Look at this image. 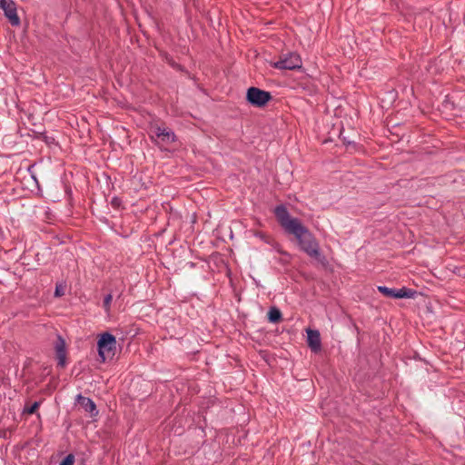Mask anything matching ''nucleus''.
I'll list each match as a JSON object with an SVG mask.
<instances>
[{"label":"nucleus","instance_id":"nucleus-1","mask_svg":"<svg viewBox=\"0 0 465 465\" xmlns=\"http://www.w3.org/2000/svg\"><path fill=\"white\" fill-rule=\"evenodd\" d=\"M274 213L282 228L295 236L300 248L310 257L318 259L321 255L319 244L309 230L297 218H292L282 205L276 207Z\"/></svg>","mask_w":465,"mask_h":465},{"label":"nucleus","instance_id":"nucleus-2","mask_svg":"<svg viewBox=\"0 0 465 465\" xmlns=\"http://www.w3.org/2000/svg\"><path fill=\"white\" fill-rule=\"evenodd\" d=\"M97 348L102 361L113 359L116 351L115 337L109 332L102 333L97 341Z\"/></svg>","mask_w":465,"mask_h":465},{"label":"nucleus","instance_id":"nucleus-3","mask_svg":"<svg viewBox=\"0 0 465 465\" xmlns=\"http://www.w3.org/2000/svg\"><path fill=\"white\" fill-rule=\"evenodd\" d=\"M302 64V58L296 53H289L282 55L279 61L272 63L274 68L281 70H294L301 68Z\"/></svg>","mask_w":465,"mask_h":465},{"label":"nucleus","instance_id":"nucleus-4","mask_svg":"<svg viewBox=\"0 0 465 465\" xmlns=\"http://www.w3.org/2000/svg\"><path fill=\"white\" fill-rule=\"evenodd\" d=\"M247 101L253 106L262 107L265 105L272 98L269 92L256 87H250L246 94Z\"/></svg>","mask_w":465,"mask_h":465},{"label":"nucleus","instance_id":"nucleus-5","mask_svg":"<svg viewBox=\"0 0 465 465\" xmlns=\"http://www.w3.org/2000/svg\"><path fill=\"white\" fill-rule=\"evenodd\" d=\"M0 8L14 26L20 25V18L17 15L16 5L13 0H0Z\"/></svg>","mask_w":465,"mask_h":465},{"label":"nucleus","instance_id":"nucleus-6","mask_svg":"<svg viewBox=\"0 0 465 465\" xmlns=\"http://www.w3.org/2000/svg\"><path fill=\"white\" fill-rule=\"evenodd\" d=\"M378 291L387 297H392L396 299L401 298H413L416 294L415 291H412L408 288H401V289H391L386 286H378Z\"/></svg>","mask_w":465,"mask_h":465},{"label":"nucleus","instance_id":"nucleus-7","mask_svg":"<svg viewBox=\"0 0 465 465\" xmlns=\"http://www.w3.org/2000/svg\"><path fill=\"white\" fill-rule=\"evenodd\" d=\"M151 136L156 137L159 142L164 144H170L175 141L174 134L168 128L162 126H154L151 128Z\"/></svg>","mask_w":465,"mask_h":465},{"label":"nucleus","instance_id":"nucleus-8","mask_svg":"<svg viewBox=\"0 0 465 465\" xmlns=\"http://www.w3.org/2000/svg\"><path fill=\"white\" fill-rule=\"evenodd\" d=\"M55 354L60 367H64L66 364V344L64 340L58 336L54 345Z\"/></svg>","mask_w":465,"mask_h":465},{"label":"nucleus","instance_id":"nucleus-9","mask_svg":"<svg viewBox=\"0 0 465 465\" xmlns=\"http://www.w3.org/2000/svg\"><path fill=\"white\" fill-rule=\"evenodd\" d=\"M308 346L314 352H318L322 349L320 332L316 330H306Z\"/></svg>","mask_w":465,"mask_h":465},{"label":"nucleus","instance_id":"nucleus-10","mask_svg":"<svg viewBox=\"0 0 465 465\" xmlns=\"http://www.w3.org/2000/svg\"><path fill=\"white\" fill-rule=\"evenodd\" d=\"M77 402L82 408L84 409L85 411H88L91 416H95L97 414L96 406L91 399L78 395Z\"/></svg>","mask_w":465,"mask_h":465},{"label":"nucleus","instance_id":"nucleus-11","mask_svg":"<svg viewBox=\"0 0 465 465\" xmlns=\"http://www.w3.org/2000/svg\"><path fill=\"white\" fill-rule=\"evenodd\" d=\"M282 317L281 312L277 308H272L269 311L268 318L271 322H277Z\"/></svg>","mask_w":465,"mask_h":465},{"label":"nucleus","instance_id":"nucleus-12","mask_svg":"<svg viewBox=\"0 0 465 465\" xmlns=\"http://www.w3.org/2000/svg\"><path fill=\"white\" fill-rule=\"evenodd\" d=\"M74 456L73 454L67 455L59 465H74Z\"/></svg>","mask_w":465,"mask_h":465},{"label":"nucleus","instance_id":"nucleus-13","mask_svg":"<svg viewBox=\"0 0 465 465\" xmlns=\"http://www.w3.org/2000/svg\"><path fill=\"white\" fill-rule=\"evenodd\" d=\"M112 300H113L112 294H108L104 297V307L105 308L106 311L109 310Z\"/></svg>","mask_w":465,"mask_h":465},{"label":"nucleus","instance_id":"nucleus-14","mask_svg":"<svg viewBox=\"0 0 465 465\" xmlns=\"http://www.w3.org/2000/svg\"><path fill=\"white\" fill-rule=\"evenodd\" d=\"M39 406V403L38 402H35L31 407H29L28 409L25 410V411L29 414H32L35 411V410L38 408Z\"/></svg>","mask_w":465,"mask_h":465},{"label":"nucleus","instance_id":"nucleus-15","mask_svg":"<svg viewBox=\"0 0 465 465\" xmlns=\"http://www.w3.org/2000/svg\"><path fill=\"white\" fill-rule=\"evenodd\" d=\"M55 295L56 296H61L63 295V292L60 290V288L57 286L56 289H55Z\"/></svg>","mask_w":465,"mask_h":465},{"label":"nucleus","instance_id":"nucleus-16","mask_svg":"<svg viewBox=\"0 0 465 465\" xmlns=\"http://www.w3.org/2000/svg\"><path fill=\"white\" fill-rule=\"evenodd\" d=\"M113 203H114V204H117V201H116V200H114V201H113Z\"/></svg>","mask_w":465,"mask_h":465},{"label":"nucleus","instance_id":"nucleus-17","mask_svg":"<svg viewBox=\"0 0 465 465\" xmlns=\"http://www.w3.org/2000/svg\"><path fill=\"white\" fill-rule=\"evenodd\" d=\"M257 236H259L260 238H262V234H261V233H258Z\"/></svg>","mask_w":465,"mask_h":465}]
</instances>
